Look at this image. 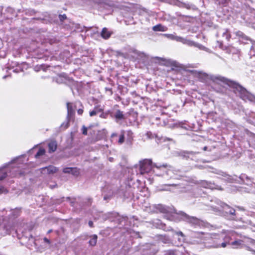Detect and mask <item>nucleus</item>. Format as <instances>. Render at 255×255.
<instances>
[{"instance_id": "obj_40", "label": "nucleus", "mask_w": 255, "mask_h": 255, "mask_svg": "<svg viewBox=\"0 0 255 255\" xmlns=\"http://www.w3.org/2000/svg\"><path fill=\"white\" fill-rule=\"evenodd\" d=\"M60 19H61V20H63V19H65V18H66V15H65V14L62 15H60Z\"/></svg>"}, {"instance_id": "obj_26", "label": "nucleus", "mask_w": 255, "mask_h": 255, "mask_svg": "<svg viewBox=\"0 0 255 255\" xmlns=\"http://www.w3.org/2000/svg\"><path fill=\"white\" fill-rule=\"evenodd\" d=\"M124 140H125L124 133V131H122L121 134L120 135L118 142L120 144H122L123 143H124Z\"/></svg>"}, {"instance_id": "obj_46", "label": "nucleus", "mask_w": 255, "mask_h": 255, "mask_svg": "<svg viewBox=\"0 0 255 255\" xmlns=\"http://www.w3.org/2000/svg\"><path fill=\"white\" fill-rule=\"evenodd\" d=\"M128 134L129 135H131V134H132V132H131L130 131H128Z\"/></svg>"}, {"instance_id": "obj_15", "label": "nucleus", "mask_w": 255, "mask_h": 255, "mask_svg": "<svg viewBox=\"0 0 255 255\" xmlns=\"http://www.w3.org/2000/svg\"><path fill=\"white\" fill-rule=\"evenodd\" d=\"M67 116L68 118L71 117L73 116L74 113V110L72 108V104L70 103H67Z\"/></svg>"}, {"instance_id": "obj_20", "label": "nucleus", "mask_w": 255, "mask_h": 255, "mask_svg": "<svg viewBox=\"0 0 255 255\" xmlns=\"http://www.w3.org/2000/svg\"><path fill=\"white\" fill-rule=\"evenodd\" d=\"M21 157H18L15 158V159H13L10 163H9L8 165L11 166V165L13 164H19L22 162V161L21 160Z\"/></svg>"}, {"instance_id": "obj_14", "label": "nucleus", "mask_w": 255, "mask_h": 255, "mask_svg": "<svg viewBox=\"0 0 255 255\" xmlns=\"http://www.w3.org/2000/svg\"><path fill=\"white\" fill-rule=\"evenodd\" d=\"M111 35V33L106 28H104L101 32V36L105 39L109 38Z\"/></svg>"}, {"instance_id": "obj_27", "label": "nucleus", "mask_w": 255, "mask_h": 255, "mask_svg": "<svg viewBox=\"0 0 255 255\" xmlns=\"http://www.w3.org/2000/svg\"><path fill=\"white\" fill-rule=\"evenodd\" d=\"M222 176L225 177V180L229 182H232V178L230 175H227L226 173H223Z\"/></svg>"}, {"instance_id": "obj_7", "label": "nucleus", "mask_w": 255, "mask_h": 255, "mask_svg": "<svg viewBox=\"0 0 255 255\" xmlns=\"http://www.w3.org/2000/svg\"><path fill=\"white\" fill-rule=\"evenodd\" d=\"M210 78L213 81V82L219 84H221V83H226L228 84V81L227 79L223 77L218 76H211Z\"/></svg>"}, {"instance_id": "obj_5", "label": "nucleus", "mask_w": 255, "mask_h": 255, "mask_svg": "<svg viewBox=\"0 0 255 255\" xmlns=\"http://www.w3.org/2000/svg\"><path fill=\"white\" fill-rule=\"evenodd\" d=\"M57 171V168L52 165L45 167L41 169V173L44 175L52 174L56 172Z\"/></svg>"}, {"instance_id": "obj_41", "label": "nucleus", "mask_w": 255, "mask_h": 255, "mask_svg": "<svg viewBox=\"0 0 255 255\" xmlns=\"http://www.w3.org/2000/svg\"><path fill=\"white\" fill-rule=\"evenodd\" d=\"M77 112L79 115H82L83 112V110L82 109H79Z\"/></svg>"}, {"instance_id": "obj_1", "label": "nucleus", "mask_w": 255, "mask_h": 255, "mask_svg": "<svg viewBox=\"0 0 255 255\" xmlns=\"http://www.w3.org/2000/svg\"><path fill=\"white\" fill-rule=\"evenodd\" d=\"M153 168H155L157 170H160L165 171L167 175L170 176V178H175L173 175V171L172 167L167 164H160L154 163L152 164L150 159H145L140 162V173L141 174L149 172Z\"/></svg>"}, {"instance_id": "obj_23", "label": "nucleus", "mask_w": 255, "mask_h": 255, "mask_svg": "<svg viewBox=\"0 0 255 255\" xmlns=\"http://www.w3.org/2000/svg\"><path fill=\"white\" fill-rule=\"evenodd\" d=\"M45 152V151L44 149L40 148L39 149L38 151L37 152V153H36V154L35 155V157L37 158L38 157H39L41 155H44Z\"/></svg>"}, {"instance_id": "obj_11", "label": "nucleus", "mask_w": 255, "mask_h": 255, "mask_svg": "<svg viewBox=\"0 0 255 255\" xmlns=\"http://www.w3.org/2000/svg\"><path fill=\"white\" fill-rule=\"evenodd\" d=\"M194 74L202 81H205L208 78V75L207 74L201 71H195Z\"/></svg>"}, {"instance_id": "obj_37", "label": "nucleus", "mask_w": 255, "mask_h": 255, "mask_svg": "<svg viewBox=\"0 0 255 255\" xmlns=\"http://www.w3.org/2000/svg\"><path fill=\"white\" fill-rule=\"evenodd\" d=\"M94 110L96 111L95 112H96V113L98 114L102 112L103 109L99 107H96L94 108Z\"/></svg>"}, {"instance_id": "obj_34", "label": "nucleus", "mask_w": 255, "mask_h": 255, "mask_svg": "<svg viewBox=\"0 0 255 255\" xmlns=\"http://www.w3.org/2000/svg\"><path fill=\"white\" fill-rule=\"evenodd\" d=\"M65 79V77H62L61 76H59L58 78L57 79V83H62L64 82V79Z\"/></svg>"}, {"instance_id": "obj_30", "label": "nucleus", "mask_w": 255, "mask_h": 255, "mask_svg": "<svg viewBox=\"0 0 255 255\" xmlns=\"http://www.w3.org/2000/svg\"><path fill=\"white\" fill-rule=\"evenodd\" d=\"M242 244V241H236L235 242H233L232 243V245L234 246H235V248H238L239 246H240Z\"/></svg>"}, {"instance_id": "obj_43", "label": "nucleus", "mask_w": 255, "mask_h": 255, "mask_svg": "<svg viewBox=\"0 0 255 255\" xmlns=\"http://www.w3.org/2000/svg\"><path fill=\"white\" fill-rule=\"evenodd\" d=\"M88 224H89V226L90 227H93V223L92 222V221H89V223H88Z\"/></svg>"}, {"instance_id": "obj_25", "label": "nucleus", "mask_w": 255, "mask_h": 255, "mask_svg": "<svg viewBox=\"0 0 255 255\" xmlns=\"http://www.w3.org/2000/svg\"><path fill=\"white\" fill-rule=\"evenodd\" d=\"M235 34H236V35L237 36H238L239 37H241L243 39H246L247 37L246 36H245L244 34L240 31H236Z\"/></svg>"}, {"instance_id": "obj_45", "label": "nucleus", "mask_w": 255, "mask_h": 255, "mask_svg": "<svg viewBox=\"0 0 255 255\" xmlns=\"http://www.w3.org/2000/svg\"><path fill=\"white\" fill-rule=\"evenodd\" d=\"M6 232H5V234H10V232L8 230V229L7 228H6Z\"/></svg>"}, {"instance_id": "obj_8", "label": "nucleus", "mask_w": 255, "mask_h": 255, "mask_svg": "<svg viewBox=\"0 0 255 255\" xmlns=\"http://www.w3.org/2000/svg\"><path fill=\"white\" fill-rule=\"evenodd\" d=\"M200 185L201 186L206 188H209L211 189H218L221 190V188H218L217 185H216L211 182H207V181H202L200 183Z\"/></svg>"}, {"instance_id": "obj_44", "label": "nucleus", "mask_w": 255, "mask_h": 255, "mask_svg": "<svg viewBox=\"0 0 255 255\" xmlns=\"http://www.w3.org/2000/svg\"><path fill=\"white\" fill-rule=\"evenodd\" d=\"M44 242H46V243H48V244H49V243H50V241H49L48 239H47V238H45L44 239Z\"/></svg>"}, {"instance_id": "obj_29", "label": "nucleus", "mask_w": 255, "mask_h": 255, "mask_svg": "<svg viewBox=\"0 0 255 255\" xmlns=\"http://www.w3.org/2000/svg\"><path fill=\"white\" fill-rule=\"evenodd\" d=\"M250 55L251 56H255V42L253 43V45L251 48Z\"/></svg>"}, {"instance_id": "obj_22", "label": "nucleus", "mask_w": 255, "mask_h": 255, "mask_svg": "<svg viewBox=\"0 0 255 255\" xmlns=\"http://www.w3.org/2000/svg\"><path fill=\"white\" fill-rule=\"evenodd\" d=\"M222 34L223 36L225 37L228 40H229L231 38L230 34L229 33L227 29L224 30V31L222 32Z\"/></svg>"}, {"instance_id": "obj_33", "label": "nucleus", "mask_w": 255, "mask_h": 255, "mask_svg": "<svg viewBox=\"0 0 255 255\" xmlns=\"http://www.w3.org/2000/svg\"><path fill=\"white\" fill-rule=\"evenodd\" d=\"M63 172L65 173H71V171H72V168L67 167L63 169Z\"/></svg>"}, {"instance_id": "obj_18", "label": "nucleus", "mask_w": 255, "mask_h": 255, "mask_svg": "<svg viewBox=\"0 0 255 255\" xmlns=\"http://www.w3.org/2000/svg\"><path fill=\"white\" fill-rule=\"evenodd\" d=\"M97 241V236L96 235H93L91 239L90 240L89 243V244L92 246H94L96 245Z\"/></svg>"}, {"instance_id": "obj_36", "label": "nucleus", "mask_w": 255, "mask_h": 255, "mask_svg": "<svg viewBox=\"0 0 255 255\" xmlns=\"http://www.w3.org/2000/svg\"><path fill=\"white\" fill-rule=\"evenodd\" d=\"M82 133L84 135H86L87 134V128L83 126L82 128Z\"/></svg>"}, {"instance_id": "obj_55", "label": "nucleus", "mask_w": 255, "mask_h": 255, "mask_svg": "<svg viewBox=\"0 0 255 255\" xmlns=\"http://www.w3.org/2000/svg\"><path fill=\"white\" fill-rule=\"evenodd\" d=\"M51 232V230H49V231H48V233H50Z\"/></svg>"}, {"instance_id": "obj_24", "label": "nucleus", "mask_w": 255, "mask_h": 255, "mask_svg": "<svg viewBox=\"0 0 255 255\" xmlns=\"http://www.w3.org/2000/svg\"><path fill=\"white\" fill-rule=\"evenodd\" d=\"M71 174H73L75 176H78L80 174V172L79 169H77V168H72V171H71Z\"/></svg>"}, {"instance_id": "obj_17", "label": "nucleus", "mask_w": 255, "mask_h": 255, "mask_svg": "<svg viewBox=\"0 0 255 255\" xmlns=\"http://www.w3.org/2000/svg\"><path fill=\"white\" fill-rule=\"evenodd\" d=\"M203 233H194L193 235L192 236V238H200V240L199 241H194V242L192 243L193 244H199L202 241V237L203 236Z\"/></svg>"}, {"instance_id": "obj_4", "label": "nucleus", "mask_w": 255, "mask_h": 255, "mask_svg": "<svg viewBox=\"0 0 255 255\" xmlns=\"http://www.w3.org/2000/svg\"><path fill=\"white\" fill-rule=\"evenodd\" d=\"M236 91L239 92V95L244 101H249L255 103V97L249 93L243 87L237 85L236 88Z\"/></svg>"}, {"instance_id": "obj_48", "label": "nucleus", "mask_w": 255, "mask_h": 255, "mask_svg": "<svg viewBox=\"0 0 255 255\" xmlns=\"http://www.w3.org/2000/svg\"><path fill=\"white\" fill-rule=\"evenodd\" d=\"M100 117L104 118L103 114V113L101 114Z\"/></svg>"}, {"instance_id": "obj_21", "label": "nucleus", "mask_w": 255, "mask_h": 255, "mask_svg": "<svg viewBox=\"0 0 255 255\" xmlns=\"http://www.w3.org/2000/svg\"><path fill=\"white\" fill-rule=\"evenodd\" d=\"M165 255H181V253L177 251H169L165 253Z\"/></svg>"}, {"instance_id": "obj_52", "label": "nucleus", "mask_w": 255, "mask_h": 255, "mask_svg": "<svg viewBox=\"0 0 255 255\" xmlns=\"http://www.w3.org/2000/svg\"><path fill=\"white\" fill-rule=\"evenodd\" d=\"M56 186H57L56 185H52V186H53L54 187H56Z\"/></svg>"}, {"instance_id": "obj_6", "label": "nucleus", "mask_w": 255, "mask_h": 255, "mask_svg": "<svg viewBox=\"0 0 255 255\" xmlns=\"http://www.w3.org/2000/svg\"><path fill=\"white\" fill-rule=\"evenodd\" d=\"M220 206L221 207H217L216 208V210L218 211H221V209H223L227 213H229L231 215H235V210L230 208L228 205L221 203Z\"/></svg>"}, {"instance_id": "obj_53", "label": "nucleus", "mask_w": 255, "mask_h": 255, "mask_svg": "<svg viewBox=\"0 0 255 255\" xmlns=\"http://www.w3.org/2000/svg\"><path fill=\"white\" fill-rule=\"evenodd\" d=\"M110 160L111 161H112V158H110Z\"/></svg>"}, {"instance_id": "obj_54", "label": "nucleus", "mask_w": 255, "mask_h": 255, "mask_svg": "<svg viewBox=\"0 0 255 255\" xmlns=\"http://www.w3.org/2000/svg\"><path fill=\"white\" fill-rule=\"evenodd\" d=\"M50 187H51V188H54V187H53V186H52V185H50Z\"/></svg>"}, {"instance_id": "obj_39", "label": "nucleus", "mask_w": 255, "mask_h": 255, "mask_svg": "<svg viewBox=\"0 0 255 255\" xmlns=\"http://www.w3.org/2000/svg\"><path fill=\"white\" fill-rule=\"evenodd\" d=\"M95 111H95L94 110H93L92 111H91V112H90V116L91 117H92V116H94L96 115V114H97L96 113V112H95Z\"/></svg>"}, {"instance_id": "obj_35", "label": "nucleus", "mask_w": 255, "mask_h": 255, "mask_svg": "<svg viewBox=\"0 0 255 255\" xmlns=\"http://www.w3.org/2000/svg\"><path fill=\"white\" fill-rule=\"evenodd\" d=\"M6 176V174L5 173V171L3 169H1V180H2L3 178H5Z\"/></svg>"}, {"instance_id": "obj_32", "label": "nucleus", "mask_w": 255, "mask_h": 255, "mask_svg": "<svg viewBox=\"0 0 255 255\" xmlns=\"http://www.w3.org/2000/svg\"><path fill=\"white\" fill-rule=\"evenodd\" d=\"M176 184H168L165 185V188L162 189L163 190H167V191H170V187H174L176 186Z\"/></svg>"}, {"instance_id": "obj_10", "label": "nucleus", "mask_w": 255, "mask_h": 255, "mask_svg": "<svg viewBox=\"0 0 255 255\" xmlns=\"http://www.w3.org/2000/svg\"><path fill=\"white\" fill-rule=\"evenodd\" d=\"M175 235L177 236V239L179 243L177 244V246H181L182 243L184 242L185 240V236L182 232H176Z\"/></svg>"}, {"instance_id": "obj_12", "label": "nucleus", "mask_w": 255, "mask_h": 255, "mask_svg": "<svg viewBox=\"0 0 255 255\" xmlns=\"http://www.w3.org/2000/svg\"><path fill=\"white\" fill-rule=\"evenodd\" d=\"M115 117L117 120H124L126 119L125 115L123 114V112L119 110H117L115 112Z\"/></svg>"}, {"instance_id": "obj_9", "label": "nucleus", "mask_w": 255, "mask_h": 255, "mask_svg": "<svg viewBox=\"0 0 255 255\" xmlns=\"http://www.w3.org/2000/svg\"><path fill=\"white\" fill-rule=\"evenodd\" d=\"M220 238L224 240V242L222 243L221 244H218L215 246L216 248L223 247L225 248L226 247L227 243L229 241V236L225 235L224 234H222L220 235Z\"/></svg>"}, {"instance_id": "obj_31", "label": "nucleus", "mask_w": 255, "mask_h": 255, "mask_svg": "<svg viewBox=\"0 0 255 255\" xmlns=\"http://www.w3.org/2000/svg\"><path fill=\"white\" fill-rule=\"evenodd\" d=\"M157 209L159 210V211L162 213H164L166 211L165 208L161 205H158Z\"/></svg>"}, {"instance_id": "obj_49", "label": "nucleus", "mask_w": 255, "mask_h": 255, "mask_svg": "<svg viewBox=\"0 0 255 255\" xmlns=\"http://www.w3.org/2000/svg\"><path fill=\"white\" fill-rule=\"evenodd\" d=\"M207 148V147L206 146H205V147H204V150H206Z\"/></svg>"}, {"instance_id": "obj_38", "label": "nucleus", "mask_w": 255, "mask_h": 255, "mask_svg": "<svg viewBox=\"0 0 255 255\" xmlns=\"http://www.w3.org/2000/svg\"><path fill=\"white\" fill-rule=\"evenodd\" d=\"M206 238H208V237L210 236L211 238H213V239H216V237L217 236L216 234H212V235H209V234H206Z\"/></svg>"}, {"instance_id": "obj_2", "label": "nucleus", "mask_w": 255, "mask_h": 255, "mask_svg": "<svg viewBox=\"0 0 255 255\" xmlns=\"http://www.w3.org/2000/svg\"><path fill=\"white\" fill-rule=\"evenodd\" d=\"M164 35L167 38H168L171 40H175L178 42H181L184 44H186L189 46L196 47L200 50H204V51H208V50L207 48L205 47L203 45H202L199 43L195 42L185 38L184 37L178 36H176V35H175L172 34H165Z\"/></svg>"}, {"instance_id": "obj_19", "label": "nucleus", "mask_w": 255, "mask_h": 255, "mask_svg": "<svg viewBox=\"0 0 255 255\" xmlns=\"http://www.w3.org/2000/svg\"><path fill=\"white\" fill-rule=\"evenodd\" d=\"M248 22L253 24V26L255 27V14L253 13L248 19Z\"/></svg>"}, {"instance_id": "obj_13", "label": "nucleus", "mask_w": 255, "mask_h": 255, "mask_svg": "<svg viewBox=\"0 0 255 255\" xmlns=\"http://www.w3.org/2000/svg\"><path fill=\"white\" fill-rule=\"evenodd\" d=\"M166 26H163L161 24H157L153 27L152 29L154 31H165L167 30Z\"/></svg>"}, {"instance_id": "obj_3", "label": "nucleus", "mask_w": 255, "mask_h": 255, "mask_svg": "<svg viewBox=\"0 0 255 255\" xmlns=\"http://www.w3.org/2000/svg\"><path fill=\"white\" fill-rule=\"evenodd\" d=\"M175 216L179 218V220H182L196 226H200L203 225V222L202 221H201L194 217H190L183 212H180L178 213H176L175 214Z\"/></svg>"}, {"instance_id": "obj_42", "label": "nucleus", "mask_w": 255, "mask_h": 255, "mask_svg": "<svg viewBox=\"0 0 255 255\" xmlns=\"http://www.w3.org/2000/svg\"><path fill=\"white\" fill-rule=\"evenodd\" d=\"M184 6L188 9H190L191 7V6L189 4H184Z\"/></svg>"}, {"instance_id": "obj_16", "label": "nucleus", "mask_w": 255, "mask_h": 255, "mask_svg": "<svg viewBox=\"0 0 255 255\" xmlns=\"http://www.w3.org/2000/svg\"><path fill=\"white\" fill-rule=\"evenodd\" d=\"M57 148V144L55 141H51L48 144V149L49 152H53Z\"/></svg>"}, {"instance_id": "obj_50", "label": "nucleus", "mask_w": 255, "mask_h": 255, "mask_svg": "<svg viewBox=\"0 0 255 255\" xmlns=\"http://www.w3.org/2000/svg\"><path fill=\"white\" fill-rule=\"evenodd\" d=\"M0 191H1V193L3 192V190H2V188H1V187Z\"/></svg>"}, {"instance_id": "obj_51", "label": "nucleus", "mask_w": 255, "mask_h": 255, "mask_svg": "<svg viewBox=\"0 0 255 255\" xmlns=\"http://www.w3.org/2000/svg\"><path fill=\"white\" fill-rule=\"evenodd\" d=\"M245 176V175H242V177H241L242 179H243L244 177Z\"/></svg>"}, {"instance_id": "obj_47", "label": "nucleus", "mask_w": 255, "mask_h": 255, "mask_svg": "<svg viewBox=\"0 0 255 255\" xmlns=\"http://www.w3.org/2000/svg\"><path fill=\"white\" fill-rule=\"evenodd\" d=\"M117 136V134H116V133H113V134H112V137H114V136Z\"/></svg>"}, {"instance_id": "obj_28", "label": "nucleus", "mask_w": 255, "mask_h": 255, "mask_svg": "<svg viewBox=\"0 0 255 255\" xmlns=\"http://www.w3.org/2000/svg\"><path fill=\"white\" fill-rule=\"evenodd\" d=\"M161 240L164 243H168L170 241V239L166 236H161Z\"/></svg>"}, {"instance_id": "obj_56", "label": "nucleus", "mask_w": 255, "mask_h": 255, "mask_svg": "<svg viewBox=\"0 0 255 255\" xmlns=\"http://www.w3.org/2000/svg\"><path fill=\"white\" fill-rule=\"evenodd\" d=\"M153 172H156L157 171H156V170H153Z\"/></svg>"}]
</instances>
